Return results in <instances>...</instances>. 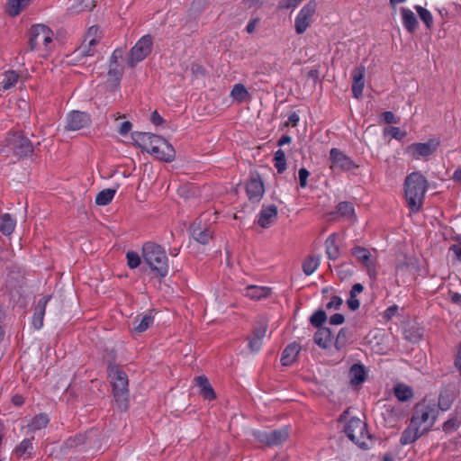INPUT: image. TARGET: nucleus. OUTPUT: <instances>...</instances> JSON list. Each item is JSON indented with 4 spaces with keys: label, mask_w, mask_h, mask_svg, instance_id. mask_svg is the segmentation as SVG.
I'll use <instances>...</instances> for the list:
<instances>
[{
    "label": "nucleus",
    "mask_w": 461,
    "mask_h": 461,
    "mask_svg": "<svg viewBox=\"0 0 461 461\" xmlns=\"http://www.w3.org/2000/svg\"><path fill=\"white\" fill-rule=\"evenodd\" d=\"M193 238L201 244H207L212 237V232L209 229H201L200 227L193 226L192 228Z\"/></svg>",
    "instance_id": "36"
},
{
    "label": "nucleus",
    "mask_w": 461,
    "mask_h": 461,
    "mask_svg": "<svg viewBox=\"0 0 461 461\" xmlns=\"http://www.w3.org/2000/svg\"><path fill=\"white\" fill-rule=\"evenodd\" d=\"M303 0H280L279 7L283 9H294Z\"/></svg>",
    "instance_id": "52"
},
{
    "label": "nucleus",
    "mask_w": 461,
    "mask_h": 461,
    "mask_svg": "<svg viewBox=\"0 0 461 461\" xmlns=\"http://www.w3.org/2000/svg\"><path fill=\"white\" fill-rule=\"evenodd\" d=\"M152 323H153L152 316H150L149 314L138 316L133 321V323H132L133 327H132L131 330L134 333L140 334V333L145 331L146 330H148Z\"/></svg>",
    "instance_id": "31"
},
{
    "label": "nucleus",
    "mask_w": 461,
    "mask_h": 461,
    "mask_svg": "<svg viewBox=\"0 0 461 461\" xmlns=\"http://www.w3.org/2000/svg\"><path fill=\"white\" fill-rule=\"evenodd\" d=\"M336 239L337 236L335 233H332L328 237V239L325 241L326 245V253L328 256V258L330 260H336L339 257V248L336 244Z\"/></svg>",
    "instance_id": "32"
},
{
    "label": "nucleus",
    "mask_w": 461,
    "mask_h": 461,
    "mask_svg": "<svg viewBox=\"0 0 461 461\" xmlns=\"http://www.w3.org/2000/svg\"><path fill=\"white\" fill-rule=\"evenodd\" d=\"M132 124L129 121H125L120 123L118 127V131L121 135H126L131 130Z\"/></svg>",
    "instance_id": "56"
},
{
    "label": "nucleus",
    "mask_w": 461,
    "mask_h": 461,
    "mask_svg": "<svg viewBox=\"0 0 461 461\" xmlns=\"http://www.w3.org/2000/svg\"><path fill=\"white\" fill-rule=\"evenodd\" d=\"M344 316L340 313H335L330 318V323L331 325H339L344 322Z\"/></svg>",
    "instance_id": "57"
},
{
    "label": "nucleus",
    "mask_w": 461,
    "mask_h": 461,
    "mask_svg": "<svg viewBox=\"0 0 461 461\" xmlns=\"http://www.w3.org/2000/svg\"><path fill=\"white\" fill-rule=\"evenodd\" d=\"M327 315L324 311H317L314 312L310 319L311 323L317 328H321V326L326 321Z\"/></svg>",
    "instance_id": "49"
},
{
    "label": "nucleus",
    "mask_w": 461,
    "mask_h": 461,
    "mask_svg": "<svg viewBox=\"0 0 461 461\" xmlns=\"http://www.w3.org/2000/svg\"><path fill=\"white\" fill-rule=\"evenodd\" d=\"M301 346L295 342L289 344L283 351L281 363L283 366H291L297 357Z\"/></svg>",
    "instance_id": "26"
},
{
    "label": "nucleus",
    "mask_w": 461,
    "mask_h": 461,
    "mask_svg": "<svg viewBox=\"0 0 461 461\" xmlns=\"http://www.w3.org/2000/svg\"><path fill=\"white\" fill-rule=\"evenodd\" d=\"M122 57L123 50L119 48L114 50L110 57L106 81L113 86L118 85L121 81L123 68L119 64L118 60L122 59Z\"/></svg>",
    "instance_id": "12"
},
{
    "label": "nucleus",
    "mask_w": 461,
    "mask_h": 461,
    "mask_svg": "<svg viewBox=\"0 0 461 461\" xmlns=\"http://www.w3.org/2000/svg\"><path fill=\"white\" fill-rule=\"evenodd\" d=\"M298 176H299V180H300V186L302 188L306 187L307 179L310 176V172L306 168L302 167L299 169Z\"/></svg>",
    "instance_id": "53"
},
{
    "label": "nucleus",
    "mask_w": 461,
    "mask_h": 461,
    "mask_svg": "<svg viewBox=\"0 0 461 461\" xmlns=\"http://www.w3.org/2000/svg\"><path fill=\"white\" fill-rule=\"evenodd\" d=\"M230 96L239 102H242L248 96V91L242 84H236L230 91Z\"/></svg>",
    "instance_id": "44"
},
{
    "label": "nucleus",
    "mask_w": 461,
    "mask_h": 461,
    "mask_svg": "<svg viewBox=\"0 0 461 461\" xmlns=\"http://www.w3.org/2000/svg\"><path fill=\"white\" fill-rule=\"evenodd\" d=\"M384 122L386 123H397L398 120L395 118L394 114L392 112H384L382 114Z\"/></svg>",
    "instance_id": "60"
},
{
    "label": "nucleus",
    "mask_w": 461,
    "mask_h": 461,
    "mask_svg": "<svg viewBox=\"0 0 461 461\" xmlns=\"http://www.w3.org/2000/svg\"><path fill=\"white\" fill-rule=\"evenodd\" d=\"M428 189V181L420 172L409 174L404 181V194L407 205L413 212L420 210L425 194Z\"/></svg>",
    "instance_id": "1"
},
{
    "label": "nucleus",
    "mask_w": 461,
    "mask_h": 461,
    "mask_svg": "<svg viewBox=\"0 0 461 461\" xmlns=\"http://www.w3.org/2000/svg\"><path fill=\"white\" fill-rule=\"evenodd\" d=\"M246 192L250 201L258 202L265 193L264 185L258 176H251L246 185Z\"/></svg>",
    "instance_id": "17"
},
{
    "label": "nucleus",
    "mask_w": 461,
    "mask_h": 461,
    "mask_svg": "<svg viewBox=\"0 0 461 461\" xmlns=\"http://www.w3.org/2000/svg\"><path fill=\"white\" fill-rule=\"evenodd\" d=\"M384 411L383 412V415L387 414L388 419L390 421H396L400 418V411L399 409L395 408L393 404L388 403L384 406Z\"/></svg>",
    "instance_id": "48"
},
{
    "label": "nucleus",
    "mask_w": 461,
    "mask_h": 461,
    "mask_svg": "<svg viewBox=\"0 0 461 461\" xmlns=\"http://www.w3.org/2000/svg\"><path fill=\"white\" fill-rule=\"evenodd\" d=\"M195 381L196 385L200 388V393L205 399L210 401L215 399V393L207 377L204 375H200L195 378Z\"/></svg>",
    "instance_id": "28"
},
{
    "label": "nucleus",
    "mask_w": 461,
    "mask_h": 461,
    "mask_svg": "<svg viewBox=\"0 0 461 461\" xmlns=\"http://www.w3.org/2000/svg\"><path fill=\"white\" fill-rule=\"evenodd\" d=\"M66 129L68 131H79L85 127H87L91 123L89 114L73 111L68 115Z\"/></svg>",
    "instance_id": "16"
},
{
    "label": "nucleus",
    "mask_w": 461,
    "mask_h": 461,
    "mask_svg": "<svg viewBox=\"0 0 461 461\" xmlns=\"http://www.w3.org/2000/svg\"><path fill=\"white\" fill-rule=\"evenodd\" d=\"M364 77H365V68L359 67L355 68L352 71V77H353V83H352V93L354 97L359 98L362 95L363 89H364Z\"/></svg>",
    "instance_id": "24"
},
{
    "label": "nucleus",
    "mask_w": 461,
    "mask_h": 461,
    "mask_svg": "<svg viewBox=\"0 0 461 461\" xmlns=\"http://www.w3.org/2000/svg\"><path fill=\"white\" fill-rule=\"evenodd\" d=\"M253 435L260 443L267 447H277L288 439L289 431L286 427H283L274 430H257Z\"/></svg>",
    "instance_id": "8"
},
{
    "label": "nucleus",
    "mask_w": 461,
    "mask_h": 461,
    "mask_svg": "<svg viewBox=\"0 0 461 461\" xmlns=\"http://www.w3.org/2000/svg\"><path fill=\"white\" fill-rule=\"evenodd\" d=\"M389 133L391 134V136L393 139H396V140H402L406 136V132L402 131L398 127H391L389 129Z\"/></svg>",
    "instance_id": "55"
},
{
    "label": "nucleus",
    "mask_w": 461,
    "mask_h": 461,
    "mask_svg": "<svg viewBox=\"0 0 461 461\" xmlns=\"http://www.w3.org/2000/svg\"><path fill=\"white\" fill-rule=\"evenodd\" d=\"M330 158L331 160V168L338 167L341 170H350L357 167V165L349 157L336 148L330 149Z\"/></svg>",
    "instance_id": "15"
},
{
    "label": "nucleus",
    "mask_w": 461,
    "mask_h": 461,
    "mask_svg": "<svg viewBox=\"0 0 461 461\" xmlns=\"http://www.w3.org/2000/svg\"><path fill=\"white\" fill-rule=\"evenodd\" d=\"M116 194V189L106 188L100 191L95 196V203L99 206L109 204Z\"/></svg>",
    "instance_id": "37"
},
{
    "label": "nucleus",
    "mask_w": 461,
    "mask_h": 461,
    "mask_svg": "<svg viewBox=\"0 0 461 461\" xmlns=\"http://www.w3.org/2000/svg\"><path fill=\"white\" fill-rule=\"evenodd\" d=\"M53 32L44 24H35L30 30L29 46L32 51H40L47 56L51 51L53 44Z\"/></svg>",
    "instance_id": "4"
},
{
    "label": "nucleus",
    "mask_w": 461,
    "mask_h": 461,
    "mask_svg": "<svg viewBox=\"0 0 461 461\" xmlns=\"http://www.w3.org/2000/svg\"><path fill=\"white\" fill-rule=\"evenodd\" d=\"M18 78L19 75L14 70L5 72L4 78L0 83L2 89L8 90L12 88L18 81Z\"/></svg>",
    "instance_id": "40"
},
{
    "label": "nucleus",
    "mask_w": 461,
    "mask_h": 461,
    "mask_svg": "<svg viewBox=\"0 0 461 461\" xmlns=\"http://www.w3.org/2000/svg\"><path fill=\"white\" fill-rule=\"evenodd\" d=\"M127 264L130 268L133 269L140 266V258L138 253L134 251H128L126 254Z\"/></svg>",
    "instance_id": "50"
},
{
    "label": "nucleus",
    "mask_w": 461,
    "mask_h": 461,
    "mask_svg": "<svg viewBox=\"0 0 461 461\" xmlns=\"http://www.w3.org/2000/svg\"><path fill=\"white\" fill-rule=\"evenodd\" d=\"M49 422V418L45 414L36 415L30 423V428L32 430H38L44 428Z\"/></svg>",
    "instance_id": "46"
},
{
    "label": "nucleus",
    "mask_w": 461,
    "mask_h": 461,
    "mask_svg": "<svg viewBox=\"0 0 461 461\" xmlns=\"http://www.w3.org/2000/svg\"><path fill=\"white\" fill-rule=\"evenodd\" d=\"M151 155L160 160L170 162L175 158L176 152L173 146L165 140V145L157 144Z\"/></svg>",
    "instance_id": "22"
},
{
    "label": "nucleus",
    "mask_w": 461,
    "mask_h": 461,
    "mask_svg": "<svg viewBox=\"0 0 461 461\" xmlns=\"http://www.w3.org/2000/svg\"><path fill=\"white\" fill-rule=\"evenodd\" d=\"M348 438L361 448H367L369 439L366 423L358 418H351L344 429Z\"/></svg>",
    "instance_id": "6"
},
{
    "label": "nucleus",
    "mask_w": 461,
    "mask_h": 461,
    "mask_svg": "<svg viewBox=\"0 0 461 461\" xmlns=\"http://www.w3.org/2000/svg\"><path fill=\"white\" fill-rule=\"evenodd\" d=\"M265 0H243L244 5L249 7H259L263 5Z\"/></svg>",
    "instance_id": "61"
},
{
    "label": "nucleus",
    "mask_w": 461,
    "mask_h": 461,
    "mask_svg": "<svg viewBox=\"0 0 461 461\" xmlns=\"http://www.w3.org/2000/svg\"><path fill=\"white\" fill-rule=\"evenodd\" d=\"M348 336L347 330L345 329H341L338 333L336 338L335 346L338 349L343 348L347 343Z\"/></svg>",
    "instance_id": "51"
},
{
    "label": "nucleus",
    "mask_w": 461,
    "mask_h": 461,
    "mask_svg": "<svg viewBox=\"0 0 461 461\" xmlns=\"http://www.w3.org/2000/svg\"><path fill=\"white\" fill-rule=\"evenodd\" d=\"M460 424H461V411L459 412H456V414L454 417L450 418L443 424V429L446 432H451V431L456 429Z\"/></svg>",
    "instance_id": "45"
},
{
    "label": "nucleus",
    "mask_w": 461,
    "mask_h": 461,
    "mask_svg": "<svg viewBox=\"0 0 461 461\" xmlns=\"http://www.w3.org/2000/svg\"><path fill=\"white\" fill-rule=\"evenodd\" d=\"M450 250L453 251V253L455 254L456 259L458 261H461V246L459 245H453L450 247Z\"/></svg>",
    "instance_id": "64"
},
{
    "label": "nucleus",
    "mask_w": 461,
    "mask_h": 461,
    "mask_svg": "<svg viewBox=\"0 0 461 461\" xmlns=\"http://www.w3.org/2000/svg\"><path fill=\"white\" fill-rule=\"evenodd\" d=\"M271 289L267 286L248 285L244 289V295L252 300H261L269 296Z\"/></svg>",
    "instance_id": "25"
},
{
    "label": "nucleus",
    "mask_w": 461,
    "mask_h": 461,
    "mask_svg": "<svg viewBox=\"0 0 461 461\" xmlns=\"http://www.w3.org/2000/svg\"><path fill=\"white\" fill-rule=\"evenodd\" d=\"M456 398V393L455 391L450 387H445L440 391L437 406L438 408V411H446L448 409H450L453 402Z\"/></svg>",
    "instance_id": "23"
},
{
    "label": "nucleus",
    "mask_w": 461,
    "mask_h": 461,
    "mask_svg": "<svg viewBox=\"0 0 461 461\" xmlns=\"http://www.w3.org/2000/svg\"><path fill=\"white\" fill-rule=\"evenodd\" d=\"M135 140L143 150L150 154L153 152L157 144L165 145V139L149 132L137 133Z\"/></svg>",
    "instance_id": "14"
},
{
    "label": "nucleus",
    "mask_w": 461,
    "mask_h": 461,
    "mask_svg": "<svg viewBox=\"0 0 461 461\" xmlns=\"http://www.w3.org/2000/svg\"><path fill=\"white\" fill-rule=\"evenodd\" d=\"M108 375L113 390V396L121 410L127 409L129 396L127 375L116 366H108Z\"/></svg>",
    "instance_id": "5"
},
{
    "label": "nucleus",
    "mask_w": 461,
    "mask_h": 461,
    "mask_svg": "<svg viewBox=\"0 0 461 461\" xmlns=\"http://www.w3.org/2000/svg\"><path fill=\"white\" fill-rule=\"evenodd\" d=\"M438 145L439 141L436 139H431L427 142H416L406 148V153L414 159H420L432 155Z\"/></svg>",
    "instance_id": "11"
},
{
    "label": "nucleus",
    "mask_w": 461,
    "mask_h": 461,
    "mask_svg": "<svg viewBox=\"0 0 461 461\" xmlns=\"http://www.w3.org/2000/svg\"><path fill=\"white\" fill-rule=\"evenodd\" d=\"M314 341L319 347L328 348L332 341L330 330L325 327L319 328L314 334Z\"/></svg>",
    "instance_id": "27"
},
{
    "label": "nucleus",
    "mask_w": 461,
    "mask_h": 461,
    "mask_svg": "<svg viewBox=\"0 0 461 461\" xmlns=\"http://www.w3.org/2000/svg\"><path fill=\"white\" fill-rule=\"evenodd\" d=\"M351 254L366 268L367 275L373 280L376 278V258L372 255L369 249L355 246L351 249Z\"/></svg>",
    "instance_id": "10"
},
{
    "label": "nucleus",
    "mask_w": 461,
    "mask_h": 461,
    "mask_svg": "<svg viewBox=\"0 0 461 461\" xmlns=\"http://www.w3.org/2000/svg\"><path fill=\"white\" fill-rule=\"evenodd\" d=\"M401 14L402 18V24L405 27V29L411 33L415 32L418 26V21L416 19L414 13L410 9L402 8Z\"/></svg>",
    "instance_id": "29"
},
{
    "label": "nucleus",
    "mask_w": 461,
    "mask_h": 461,
    "mask_svg": "<svg viewBox=\"0 0 461 461\" xmlns=\"http://www.w3.org/2000/svg\"><path fill=\"white\" fill-rule=\"evenodd\" d=\"M32 438L23 439L14 449V453L18 457L28 459L33 455Z\"/></svg>",
    "instance_id": "30"
},
{
    "label": "nucleus",
    "mask_w": 461,
    "mask_h": 461,
    "mask_svg": "<svg viewBox=\"0 0 461 461\" xmlns=\"http://www.w3.org/2000/svg\"><path fill=\"white\" fill-rule=\"evenodd\" d=\"M152 38L150 35L142 36L131 49L127 63L133 68L137 63L142 61L152 50Z\"/></svg>",
    "instance_id": "9"
},
{
    "label": "nucleus",
    "mask_w": 461,
    "mask_h": 461,
    "mask_svg": "<svg viewBox=\"0 0 461 461\" xmlns=\"http://www.w3.org/2000/svg\"><path fill=\"white\" fill-rule=\"evenodd\" d=\"M425 432L426 431H423V428L411 421V424L403 430L400 442L402 445L411 444L420 437H421Z\"/></svg>",
    "instance_id": "19"
},
{
    "label": "nucleus",
    "mask_w": 461,
    "mask_h": 461,
    "mask_svg": "<svg viewBox=\"0 0 461 461\" xmlns=\"http://www.w3.org/2000/svg\"><path fill=\"white\" fill-rule=\"evenodd\" d=\"M349 375L352 384H360L366 379V372L364 366L357 364L353 365L349 370Z\"/></svg>",
    "instance_id": "34"
},
{
    "label": "nucleus",
    "mask_w": 461,
    "mask_h": 461,
    "mask_svg": "<svg viewBox=\"0 0 461 461\" xmlns=\"http://www.w3.org/2000/svg\"><path fill=\"white\" fill-rule=\"evenodd\" d=\"M438 413L436 400L425 397L415 405L411 422L423 428V431H429L434 425Z\"/></svg>",
    "instance_id": "3"
},
{
    "label": "nucleus",
    "mask_w": 461,
    "mask_h": 461,
    "mask_svg": "<svg viewBox=\"0 0 461 461\" xmlns=\"http://www.w3.org/2000/svg\"><path fill=\"white\" fill-rule=\"evenodd\" d=\"M337 213L349 220L355 219V210L353 204L348 202H340L337 207Z\"/></svg>",
    "instance_id": "41"
},
{
    "label": "nucleus",
    "mask_w": 461,
    "mask_h": 461,
    "mask_svg": "<svg viewBox=\"0 0 461 461\" xmlns=\"http://www.w3.org/2000/svg\"><path fill=\"white\" fill-rule=\"evenodd\" d=\"M415 10L417 11L420 18L426 24V26L428 28H430L433 23V18H432L430 12L420 5H416Z\"/></svg>",
    "instance_id": "47"
},
{
    "label": "nucleus",
    "mask_w": 461,
    "mask_h": 461,
    "mask_svg": "<svg viewBox=\"0 0 461 461\" xmlns=\"http://www.w3.org/2000/svg\"><path fill=\"white\" fill-rule=\"evenodd\" d=\"M95 49L91 48L86 42H83L71 55L72 61H81L84 58L92 57L95 54Z\"/></svg>",
    "instance_id": "33"
},
{
    "label": "nucleus",
    "mask_w": 461,
    "mask_h": 461,
    "mask_svg": "<svg viewBox=\"0 0 461 461\" xmlns=\"http://www.w3.org/2000/svg\"><path fill=\"white\" fill-rule=\"evenodd\" d=\"M394 394L396 398L402 402L410 400L413 393L411 387L405 384H398L394 388Z\"/></svg>",
    "instance_id": "42"
},
{
    "label": "nucleus",
    "mask_w": 461,
    "mask_h": 461,
    "mask_svg": "<svg viewBox=\"0 0 461 461\" xmlns=\"http://www.w3.org/2000/svg\"><path fill=\"white\" fill-rule=\"evenodd\" d=\"M142 258L150 269L160 277L168 274V258L164 248L154 242H146L142 247Z\"/></svg>",
    "instance_id": "2"
},
{
    "label": "nucleus",
    "mask_w": 461,
    "mask_h": 461,
    "mask_svg": "<svg viewBox=\"0 0 461 461\" xmlns=\"http://www.w3.org/2000/svg\"><path fill=\"white\" fill-rule=\"evenodd\" d=\"M50 299V296L47 295L38 301L32 319V324L35 330H40L43 326V318L45 315L46 305Z\"/></svg>",
    "instance_id": "20"
},
{
    "label": "nucleus",
    "mask_w": 461,
    "mask_h": 461,
    "mask_svg": "<svg viewBox=\"0 0 461 461\" xmlns=\"http://www.w3.org/2000/svg\"><path fill=\"white\" fill-rule=\"evenodd\" d=\"M29 4V0H11L7 4L6 12L11 16H16Z\"/></svg>",
    "instance_id": "39"
},
{
    "label": "nucleus",
    "mask_w": 461,
    "mask_h": 461,
    "mask_svg": "<svg viewBox=\"0 0 461 461\" xmlns=\"http://www.w3.org/2000/svg\"><path fill=\"white\" fill-rule=\"evenodd\" d=\"M15 224V220L9 213H5L0 218V231L4 235H10L14 230Z\"/></svg>",
    "instance_id": "35"
},
{
    "label": "nucleus",
    "mask_w": 461,
    "mask_h": 461,
    "mask_svg": "<svg viewBox=\"0 0 461 461\" xmlns=\"http://www.w3.org/2000/svg\"><path fill=\"white\" fill-rule=\"evenodd\" d=\"M91 37H96L97 39H100L99 37V28L97 26H91L85 38H91Z\"/></svg>",
    "instance_id": "62"
},
{
    "label": "nucleus",
    "mask_w": 461,
    "mask_h": 461,
    "mask_svg": "<svg viewBox=\"0 0 461 461\" xmlns=\"http://www.w3.org/2000/svg\"><path fill=\"white\" fill-rule=\"evenodd\" d=\"M6 141L14 155L18 158L28 157L33 152L31 140L21 131L9 133Z\"/></svg>",
    "instance_id": "7"
},
{
    "label": "nucleus",
    "mask_w": 461,
    "mask_h": 461,
    "mask_svg": "<svg viewBox=\"0 0 461 461\" xmlns=\"http://www.w3.org/2000/svg\"><path fill=\"white\" fill-rule=\"evenodd\" d=\"M316 2L310 1L300 10L294 21L295 32L298 34H302L307 30L316 12Z\"/></svg>",
    "instance_id": "13"
},
{
    "label": "nucleus",
    "mask_w": 461,
    "mask_h": 461,
    "mask_svg": "<svg viewBox=\"0 0 461 461\" xmlns=\"http://www.w3.org/2000/svg\"><path fill=\"white\" fill-rule=\"evenodd\" d=\"M150 121L152 122V123H154L155 125H160L162 122H163V118L158 113L157 111H154L152 113H151V116H150Z\"/></svg>",
    "instance_id": "63"
},
{
    "label": "nucleus",
    "mask_w": 461,
    "mask_h": 461,
    "mask_svg": "<svg viewBox=\"0 0 461 461\" xmlns=\"http://www.w3.org/2000/svg\"><path fill=\"white\" fill-rule=\"evenodd\" d=\"M347 303L352 311L357 310L360 305L359 300L357 297H351V296L348 299Z\"/></svg>",
    "instance_id": "59"
},
{
    "label": "nucleus",
    "mask_w": 461,
    "mask_h": 461,
    "mask_svg": "<svg viewBox=\"0 0 461 461\" xmlns=\"http://www.w3.org/2000/svg\"><path fill=\"white\" fill-rule=\"evenodd\" d=\"M342 303H343V301L340 297L334 295L331 297L330 301L327 303L326 308L329 310H330V309L337 310L341 306Z\"/></svg>",
    "instance_id": "54"
},
{
    "label": "nucleus",
    "mask_w": 461,
    "mask_h": 461,
    "mask_svg": "<svg viewBox=\"0 0 461 461\" xmlns=\"http://www.w3.org/2000/svg\"><path fill=\"white\" fill-rule=\"evenodd\" d=\"M299 120H300V118H299V115L297 114V113H295V112L291 113L288 115V119H287V122H285V125L288 126L291 124L292 126H296Z\"/></svg>",
    "instance_id": "58"
},
{
    "label": "nucleus",
    "mask_w": 461,
    "mask_h": 461,
    "mask_svg": "<svg viewBox=\"0 0 461 461\" xmlns=\"http://www.w3.org/2000/svg\"><path fill=\"white\" fill-rule=\"evenodd\" d=\"M277 219V207L274 204L263 207L259 212L258 223L262 228L270 227Z\"/></svg>",
    "instance_id": "18"
},
{
    "label": "nucleus",
    "mask_w": 461,
    "mask_h": 461,
    "mask_svg": "<svg viewBox=\"0 0 461 461\" xmlns=\"http://www.w3.org/2000/svg\"><path fill=\"white\" fill-rule=\"evenodd\" d=\"M320 265V258L317 256L307 257L302 265L303 271L306 276H311L315 272Z\"/></svg>",
    "instance_id": "38"
},
{
    "label": "nucleus",
    "mask_w": 461,
    "mask_h": 461,
    "mask_svg": "<svg viewBox=\"0 0 461 461\" xmlns=\"http://www.w3.org/2000/svg\"><path fill=\"white\" fill-rule=\"evenodd\" d=\"M267 329V326L265 322H262L258 327L254 329L253 335L249 341V347L252 352L257 353L261 348L262 341L266 336Z\"/></svg>",
    "instance_id": "21"
},
{
    "label": "nucleus",
    "mask_w": 461,
    "mask_h": 461,
    "mask_svg": "<svg viewBox=\"0 0 461 461\" xmlns=\"http://www.w3.org/2000/svg\"><path fill=\"white\" fill-rule=\"evenodd\" d=\"M275 167L279 174H282L286 169V159L285 153L282 149H278L275 152L274 157Z\"/></svg>",
    "instance_id": "43"
}]
</instances>
